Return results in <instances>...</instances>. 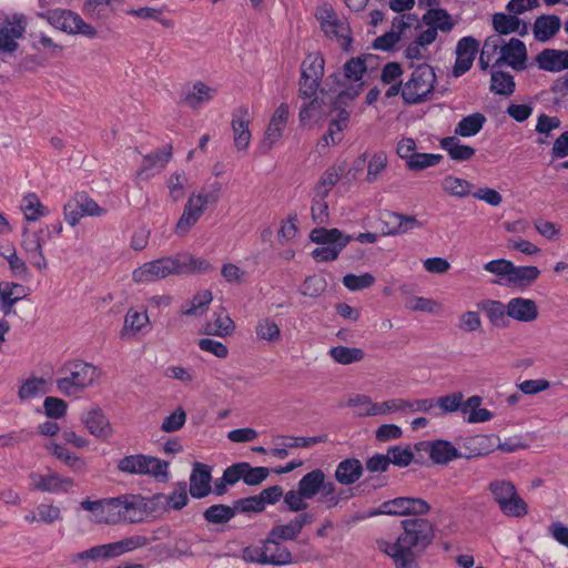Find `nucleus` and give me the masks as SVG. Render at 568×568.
I'll return each instance as SVG.
<instances>
[{"mask_svg":"<svg viewBox=\"0 0 568 568\" xmlns=\"http://www.w3.org/2000/svg\"><path fill=\"white\" fill-rule=\"evenodd\" d=\"M400 526L403 531L396 540L383 541L379 548L394 560L395 568H419L417 556L432 544L434 525L426 518L412 517L402 520Z\"/></svg>","mask_w":568,"mask_h":568,"instance_id":"nucleus-1","label":"nucleus"},{"mask_svg":"<svg viewBox=\"0 0 568 568\" xmlns=\"http://www.w3.org/2000/svg\"><path fill=\"white\" fill-rule=\"evenodd\" d=\"M222 186L219 182L203 186L197 193L187 197L183 212L175 225L178 236H184L199 222L207 205L219 202Z\"/></svg>","mask_w":568,"mask_h":568,"instance_id":"nucleus-2","label":"nucleus"},{"mask_svg":"<svg viewBox=\"0 0 568 568\" xmlns=\"http://www.w3.org/2000/svg\"><path fill=\"white\" fill-rule=\"evenodd\" d=\"M68 375L57 379L59 392L65 396L78 395L92 386L99 378L98 367L90 363L75 361L65 366Z\"/></svg>","mask_w":568,"mask_h":568,"instance_id":"nucleus-3","label":"nucleus"},{"mask_svg":"<svg viewBox=\"0 0 568 568\" xmlns=\"http://www.w3.org/2000/svg\"><path fill=\"white\" fill-rule=\"evenodd\" d=\"M310 237L312 242L321 244L312 252V256L316 262L335 261L342 250L352 241L351 235L344 234L338 229H314Z\"/></svg>","mask_w":568,"mask_h":568,"instance_id":"nucleus-4","label":"nucleus"},{"mask_svg":"<svg viewBox=\"0 0 568 568\" xmlns=\"http://www.w3.org/2000/svg\"><path fill=\"white\" fill-rule=\"evenodd\" d=\"M488 490L505 516L520 518L527 515L528 505L511 481L495 479L489 483Z\"/></svg>","mask_w":568,"mask_h":568,"instance_id":"nucleus-5","label":"nucleus"},{"mask_svg":"<svg viewBox=\"0 0 568 568\" xmlns=\"http://www.w3.org/2000/svg\"><path fill=\"white\" fill-rule=\"evenodd\" d=\"M436 82L434 69L422 63L417 65L408 80L403 83L402 98L407 104H418L424 102L433 92Z\"/></svg>","mask_w":568,"mask_h":568,"instance_id":"nucleus-6","label":"nucleus"},{"mask_svg":"<svg viewBox=\"0 0 568 568\" xmlns=\"http://www.w3.org/2000/svg\"><path fill=\"white\" fill-rule=\"evenodd\" d=\"M39 17L47 20L53 28L68 34H81L89 39H94L98 36L93 26L87 23L80 14L71 10L51 9L39 13Z\"/></svg>","mask_w":568,"mask_h":568,"instance_id":"nucleus-7","label":"nucleus"},{"mask_svg":"<svg viewBox=\"0 0 568 568\" xmlns=\"http://www.w3.org/2000/svg\"><path fill=\"white\" fill-rule=\"evenodd\" d=\"M169 463L156 457L135 454L121 458L118 463V469L131 475H149L159 481L169 479Z\"/></svg>","mask_w":568,"mask_h":568,"instance_id":"nucleus-8","label":"nucleus"},{"mask_svg":"<svg viewBox=\"0 0 568 568\" xmlns=\"http://www.w3.org/2000/svg\"><path fill=\"white\" fill-rule=\"evenodd\" d=\"M179 260L175 255L164 256L154 261L146 262L132 273V280L135 283H151L169 275H179Z\"/></svg>","mask_w":568,"mask_h":568,"instance_id":"nucleus-9","label":"nucleus"},{"mask_svg":"<svg viewBox=\"0 0 568 568\" xmlns=\"http://www.w3.org/2000/svg\"><path fill=\"white\" fill-rule=\"evenodd\" d=\"M121 501L119 497L103 498L99 500H82V509L92 513V520L98 524L116 525L121 523Z\"/></svg>","mask_w":568,"mask_h":568,"instance_id":"nucleus-10","label":"nucleus"},{"mask_svg":"<svg viewBox=\"0 0 568 568\" xmlns=\"http://www.w3.org/2000/svg\"><path fill=\"white\" fill-rule=\"evenodd\" d=\"M429 510L430 505L422 498L397 497L384 501L376 514L417 517L429 513Z\"/></svg>","mask_w":568,"mask_h":568,"instance_id":"nucleus-11","label":"nucleus"},{"mask_svg":"<svg viewBox=\"0 0 568 568\" xmlns=\"http://www.w3.org/2000/svg\"><path fill=\"white\" fill-rule=\"evenodd\" d=\"M526 61L525 43L517 38H510L508 41L503 38L500 54L495 59L493 68L506 64L516 71H521L526 69Z\"/></svg>","mask_w":568,"mask_h":568,"instance_id":"nucleus-12","label":"nucleus"},{"mask_svg":"<svg viewBox=\"0 0 568 568\" xmlns=\"http://www.w3.org/2000/svg\"><path fill=\"white\" fill-rule=\"evenodd\" d=\"M29 478L31 481V489L42 493L67 494L72 491L75 486L74 480L71 477H63L54 471H49L47 475L31 473Z\"/></svg>","mask_w":568,"mask_h":568,"instance_id":"nucleus-13","label":"nucleus"},{"mask_svg":"<svg viewBox=\"0 0 568 568\" xmlns=\"http://www.w3.org/2000/svg\"><path fill=\"white\" fill-rule=\"evenodd\" d=\"M478 47L479 42L473 37H464L457 42L454 77H462L471 68Z\"/></svg>","mask_w":568,"mask_h":568,"instance_id":"nucleus-14","label":"nucleus"},{"mask_svg":"<svg viewBox=\"0 0 568 568\" xmlns=\"http://www.w3.org/2000/svg\"><path fill=\"white\" fill-rule=\"evenodd\" d=\"M41 230L30 232L27 227L22 231V248L27 254V258L36 268L43 271L48 268V262L42 251L43 240L41 239Z\"/></svg>","mask_w":568,"mask_h":568,"instance_id":"nucleus-15","label":"nucleus"},{"mask_svg":"<svg viewBox=\"0 0 568 568\" xmlns=\"http://www.w3.org/2000/svg\"><path fill=\"white\" fill-rule=\"evenodd\" d=\"M80 419L89 433L94 437L106 439L111 437L113 433L109 419L98 406L84 410L81 414Z\"/></svg>","mask_w":568,"mask_h":568,"instance_id":"nucleus-16","label":"nucleus"},{"mask_svg":"<svg viewBox=\"0 0 568 568\" xmlns=\"http://www.w3.org/2000/svg\"><path fill=\"white\" fill-rule=\"evenodd\" d=\"M288 114L290 110L286 103H281L274 111L267 130L265 132V138L261 144L263 153L268 152L272 149L273 144L282 136L284 128L286 126L288 120Z\"/></svg>","mask_w":568,"mask_h":568,"instance_id":"nucleus-17","label":"nucleus"},{"mask_svg":"<svg viewBox=\"0 0 568 568\" xmlns=\"http://www.w3.org/2000/svg\"><path fill=\"white\" fill-rule=\"evenodd\" d=\"M26 26L23 16H13L11 20H7L0 28V49L13 52L18 47L16 40L23 36Z\"/></svg>","mask_w":568,"mask_h":568,"instance_id":"nucleus-18","label":"nucleus"},{"mask_svg":"<svg viewBox=\"0 0 568 568\" xmlns=\"http://www.w3.org/2000/svg\"><path fill=\"white\" fill-rule=\"evenodd\" d=\"M121 523H141L148 513V504L141 495H122Z\"/></svg>","mask_w":568,"mask_h":568,"instance_id":"nucleus-19","label":"nucleus"},{"mask_svg":"<svg viewBox=\"0 0 568 568\" xmlns=\"http://www.w3.org/2000/svg\"><path fill=\"white\" fill-rule=\"evenodd\" d=\"M250 114L246 108H239L233 114L232 131L234 146L239 151H245L251 142V131L248 129Z\"/></svg>","mask_w":568,"mask_h":568,"instance_id":"nucleus-20","label":"nucleus"},{"mask_svg":"<svg viewBox=\"0 0 568 568\" xmlns=\"http://www.w3.org/2000/svg\"><path fill=\"white\" fill-rule=\"evenodd\" d=\"M507 308L508 317L521 323H531L539 315L537 303L530 298L513 297L508 301Z\"/></svg>","mask_w":568,"mask_h":568,"instance_id":"nucleus-21","label":"nucleus"},{"mask_svg":"<svg viewBox=\"0 0 568 568\" xmlns=\"http://www.w3.org/2000/svg\"><path fill=\"white\" fill-rule=\"evenodd\" d=\"M211 469L201 463H195L190 476V494L194 498H204L211 491Z\"/></svg>","mask_w":568,"mask_h":568,"instance_id":"nucleus-22","label":"nucleus"},{"mask_svg":"<svg viewBox=\"0 0 568 568\" xmlns=\"http://www.w3.org/2000/svg\"><path fill=\"white\" fill-rule=\"evenodd\" d=\"M493 27L496 31L495 34L508 36L517 32L519 36H525L528 32V26L526 22L521 21L516 14H506L503 12H497L493 16Z\"/></svg>","mask_w":568,"mask_h":568,"instance_id":"nucleus-23","label":"nucleus"},{"mask_svg":"<svg viewBox=\"0 0 568 568\" xmlns=\"http://www.w3.org/2000/svg\"><path fill=\"white\" fill-rule=\"evenodd\" d=\"M28 295L27 290L23 285L12 282L0 283V312L8 316L12 313L13 306L17 302L24 298Z\"/></svg>","mask_w":568,"mask_h":568,"instance_id":"nucleus-24","label":"nucleus"},{"mask_svg":"<svg viewBox=\"0 0 568 568\" xmlns=\"http://www.w3.org/2000/svg\"><path fill=\"white\" fill-rule=\"evenodd\" d=\"M263 551L265 552V565L287 566L294 562L288 548L268 536L263 540Z\"/></svg>","mask_w":568,"mask_h":568,"instance_id":"nucleus-25","label":"nucleus"},{"mask_svg":"<svg viewBox=\"0 0 568 568\" xmlns=\"http://www.w3.org/2000/svg\"><path fill=\"white\" fill-rule=\"evenodd\" d=\"M364 467L357 458H346L339 462L335 469V480L344 486L355 484L363 475Z\"/></svg>","mask_w":568,"mask_h":568,"instance_id":"nucleus-26","label":"nucleus"},{"mask_svg":"<svg viewBox=\"0 0 568 568\" xmlns=\"http://www.w3.org/2000/svg\"><path fill=\"white\" fill-rule=\"evenodd\" d=\"M561 20L556 14H542L536 18L532 32L539 42H547L554 38L560 30Z\"/></svg>","mask_w":568,"mask_h":568,"instance_id":"nucleus-27","label":"nucleus"},{"mask_svg":"<svg viewBox=\"0 0 568 568\" xmlns=\"http://www.w3.org/2000/svg\"><path fill=\"white\" fill-rule=\"evenodd\" d=\"M429 457L435 464L446 465L449 462L462 458L463 453L459 452L450 442L437 439L428 444Z\"/></svg>","mask_w":568,"mask_h":568,"instance_id":"nucleus-28","label":"nucleus"},{"mask_svg":"<svg viewBox=\"0 0 568 568\" xmlns=\"http://www.w3.org/2000/svg\"><path fill=\"white\" fill-rule=\"evenodd\" d=\"M483 311L493 326L504 328L508 326V308L507 304L495 300H484L477 304Z\"/></svg>","mask_w":568,"mask_h":568,"instance_id":"nucleus-29","label":"nucleus"},{"mask_svg":"<svg viewBox=\"0 0 568 568\" xmlns=\"http://www.w3.org/2000/svg\"><path fill=\"white\" fill-rule=\"evenodd\" d=\"M494 435H475L466 438L464 443V448L466 453L463 454L462 458L470 459L475 457L485 456L494 450L495 444L493 439Z\"/></svg>","mask_w":568,"mask_h":568,"instance_id":"nucleus-30","label":"nucleus"},{"mask_svg":"<svg viewBox=\"0 0 568 568\" xmlns=\"http://www.w3.org/2000/svg\"><path fill=\"white\" fill-rule=\"evenodd\" d=\"M255 339L267 344H276L282 339L278 324L272 317H261L254 326Z\"/></svg>","mask_w":568,"mask_h":568,"instance_id":"nucleus-31","label":"nucleus"},{"mask_svg":"<svg viewBox=\"0 0 568 568\" xmlns=\"http://www.w3.org/2000/svg\"><path fill=\"white\" fill-rule=\"evenodd\" d=\"M172 158V146L168 145L163 150L148 154L143 158L141 168L138 172L139 176L149 178L148 172L152 170L161 171Z\"/></svg>","mask_w":568,"mask_h":568,"instance_id":"nucleus-32","label":"nucleus"},{"mask_svg":"<svg viewBox=\"0 0 568 568\" xmlns=\"http://www.w3.org/2000/svg\"><path fill=\"white\" fill-rule=\"evenodd\" d=\"M503 44V37L500 34H491L486 38L484 41L478 64L483 71H486L493 63L495 59L500 54V49Z\"/></svg>","mask_w":568,"mask_h":568,"instance_id":"nucleus-33","label":"nucleus"},{"mask_svg":"<svg viewBox=\"0 0 568 568\" xmlns=\"http://www.w3.org/2000/svg\"><path fill=\"white\" fill-rule=\"evenodd\" d=\"M540 275V270L537 266L526 265L517 266L513 264L511 275L508 285L526 288L531 286Z\"/></svg>","mask_w":568,"mask_h":568,"instance_id":"nucleus-34","label":"nucleus"},{"mask_svg":"<svg viewBox=\"0 0 568 568\" xmlns=\"http://www.w3.org/2000/svg\"><path fill=\"white\" fill-rule=\"evenodd\" d=\"M564 50L545 49L537 57L539 69L549 72H560L566 69Z\"/></svg>","mask_w":568,"mask_h":568,"instance_id":"nucleus-35","label":"nucleus"},{"mask_svg":"<svg viewBox=\"0 0 568 568\" xmlns=\"http://www.w3.org/2000/svg\"><path fill=\"white\" fill-rule=\"evenodd\" d=\"M325 481V474L322 469H313L305 474L298 481V489L306 499L314 498L321 490Z\"/></svg>","mask_w":568,"mask_h":568,"instance_id":"nucleus-36","label":"nucleus"},{"mask_svg":"<svg viewBox=\"0 0 568 568\" xmlns=\"http://www.w3.org/2000/svg\"><path fill=\"white\" fill-rule=\"evenodd\" d=\"M515 89L516 83L509 72L501 70H493L490 72V92L498 95L510 97L515 92Z\"/></svg>","mask_w":568,"mask_h":568,"instance_id":"nucleus-37","label":"nucleus"},{"mask_svg":"<svg viewBox=\"0 0 568 568\" xmlns=\"http://www.w3.org/2000/svg\"><path fill=\"white\" fill-rule=\"evenodd\" d=\"M440 186L447 195L458 199L471 195L474 190V185L469 181L454 175L445 176Z\"/></svg>","mask_w":568,"mask_h":568,"instance_id":"nucleus-38","label":"nucleus"},{"mask_svg":"<svg viewBox=\"0 0 568 568\" xmlns=\"http://www.w3.org/2000/svg\"><path fill=\"white\" fill-rule=\"evenodd\" d=\"M20 209L28 222H34L49 215V209L44 206L36 193H28L23 196Z\"/></svg>","mask_w":568,"mask_h":568,"instance_id":"nucleus-39","label":"nucleus"},{"mask_svg":"<svg viewBox=\"0 0 568 568\" xmlns=\"http://www.w3.org/2000/svg\"><path fill=\"white\" fill-rule=\"evenodd\" d=\"M175 260H179V275L187 273H207L213 268L207 260L194 257L186 253L176 254Z\"/></svg>","mask_w":568,"mask_h":568,"instance_id":"nucleus-40","label":"nucleus"},{"mask_svg":"<svg viewBox=\"0 0 568 568\" xmlns=\"http://www.w3.org/2000/svg\"><path fill=\"white\" fill-rule=\"evenodd\" d=\"M349 490L337 489L335 484L332 481H324L320 490V503L324 504L326 508H335L344 499H348L353 496Z\"/></svg>","mask_w":568,"mask_h":568,"instance_id":"nucleus-41","label":"nucleus"},{"mask_svg":"<svg viewBox=\"0 0 568 568\" xmlns=\"http://www.w3.org/2000/svg\"><path fill=\"white\" fill-rule=\"evenodd\" d=\"M422 21L424 24L436 28V31L449 32L455 22L450 14L445 9H429L423 16Z\"/></svg>","mask_w":568,"mask_h":568,"instance_id":"nucleus-42","label":"nucleus"},{"mask_svg":"<svg viewBox=\"0 0 568 568\" xmlns=\"http://www.w3.org/2000/svg\"><path fill=\"white\" fill-rule=\"evenodd\" d=\"M235 329L232 318L225 313H215L213 320L206 323L204 333L220 337L229 336Z\"/></svg>","mask_w":568,"mask_h":568,"instance_id":"nucleus-43","label":"nucleus"},{"mask_svg":"<svg viewBox=\"0 0 568 568\" xmlns=\"http://www.w3.org/2000/svg\"><path fill=\"white\" fill-rule=\"evenodd\" d=\"M387 223L392 225L387 231V234L389 235L403 234L415 227L422 226V223L413 215L392 212L387 214Z\"/></svg>","mask_w":568,"mask_h":568,"instance_id":"nucleus-44","label":"nucleus"},{"mask_svg":"<svg viewBox=\"0 0 568 568\" xmlns=\"http://www.w3.org/2000/svg\"><path fill=\"white\" fill-rule=\"evenodd\" d=\"M486 122L483 113L475 112L470 115L463 118L456 125L454 132L456 135L469 138L476 135Z\"/></svg>","mask_w":568,"mask_h":568,"instance_id":"nucleus-45","label":"nucleus"},{"mask_svg":"<svg viewBox=\"0 0 568 568\" xmlns=\"http://www.w3.org/2000/svg\"><path fill=\"white\" fill-rule=\"evenodd\" d=\"M440 146L447 151L448 155L455 161H467L475 155V149L469 145L460 144L455 136L444 138Z\"/></svg>","mask_w":568,"mask_h":568,"instance_id":"nucleus-46","label":"nucleus"},{"mask_svg":"<svg viewBox=\"0 0 568 568\" xmlns=\"http://www.w3.org/2000/svg\"><path fill=\"white\" fill-rule=\"evenodd\" d=\"M50 453L63 462L71 470L75 473H82L87 468V463L79 456L70 453L65 447L59 444H50L48 446Z\"/></svg>","mask_w":568,"mask_h":568,"instance_id":"nucleus-47","label":"nucleus"},{"mask_svg":"<svg viewBox=\"0 0 568 568\" xmlns=\"http://www.w3.org/2000/svg\"><path fill=\"white\" fill-rule=\"evenodd\" d=\"M323 31L328 38L336 39L343 50L349 49L352 38L349 36L351 29L346 20L338 18Z\"/></svg>","mask_w":568,"mask_h":568,"instance_id":"nucleus-48","label":"nucleus"},{"mask_svg":"<svg viewBox=\"0 0 568 568\" xmlns=\"http://www.w3.org/2000/svg\"><path fill=\"white\" fill-rule=\"evenodd\" d=\"M149 324L150 320L145 310L130 308L124 317L123 331L135 335L146 328Z\"/></svg>","mask_w":568,"mask_h":568,"instance_id":"nucleus-49","label":"nucleus"},{"mask_svg":"<svg viewBox=\"0 0 568 568\" xmlns=\"http://www.w3.org/2000/svg\"><path fill=\"white\" fill-rule=\"evenodd\" d=\"M324 58L320 53H310L301 64V77L322 81Z\"/></svg>","mask_w":568,"mask_h":568,"instance_id":"nucleus-50","label":"nucleus"},{"mask_svg":"<svg viewBox=\"0 0 568 568\" xmlns=\"http://www.w3.org/2000/svg\"><path fill=\"white\" fill-rule=\"evenodd\" d=\"M215 89L199 81L193 84L192 90L185 95L184 102L192 109L199 108L202 103L213 99Z\"/></svg>","mask_w":568,"mask_h":568,"instance_id":"nucleus-51","label":"nucleus"},{"mask_svg":"<svg viewBox=\"0 0 568 568\" xmlns=\"http://www.w3.org/2000/svg\"><path fill=\"white\" fill-rule=\"evenodd\" d=\"M213 296L211 291H203L195 294L190 302L182 305V314L186 316H199L207 311Z\"/></svg>","mask_w":568,"mask_h":568,"instance_id":"nucleus-52","label":"nucleus"},{"mask_svg":"<svg viewBox=\"0 0 568 568\" xmlns=\"http://www.w3.org/2000/svg\"><path fill=\"white\" fill-rule=\"evenodd\" d=\"M329 356L338 364L349 365L361 362L365 353L357 347L335 346L329 349Z\"/></svg>","mask_w":568,"mask_h":568,"instance_id":"nucleus-53","label":"nucleus"},{"mask_svg":"<svg viewBox=\"0 0 568 568\" xmlns=\"http://www.w3.org/2000/svg\"><path fill=\"white\" fill-rule=\"evenodd\" d=\"M341 180L339 169L332 166L328 168L320 178L317 184L314 187V193L318 199H326L331 190Z\"/></svg>","mask_w":568,"mask_h":568,"instance_id":"nucleus-54","label":"nucleus"},{"mask_svg":"<svg viewBox=\"0 0 568 568\" xmlns=\"http://www.w3.org/2000/svg\"><path fill=\"white\" fill-rule=\"evenodd\" d=\"M205 520L211 524H225L235 516L234 506L212 505L203 514Z\"/></svg>","mask_w":568,"mask_h":568,"instance_id":"nucleus-55","label":"nucleus"},{"mask_svg":"<svg viewBox=\"0 0 568 568\" xmlns=\"http://www.w3.org/2000/svg\"><path fill=\"white\" fill-rule=\"evenodd\" d=\"M404 17L400 19H395L394 22L398 21V32H387L374 41V48L377 50L388 51L394 48V45L399 41L400 37L399 33L403 32L406 28L409 27V23L405 22ZM395 26V23H393Z\"/></svg>","mask_w":568,"mask_h":568,"instance_id":"nucleus-56","label":"nucleus"},{"mask_svg":"<svg viewBox=\"0 0 568 568\" xmlns=\"http://www.w3.org/2000/svg\"><path fill=\"white\" fill-rule=\"evenodd\" d=\"M388 159L385 152L379 151L372 155L367 164L366 181L374 183L379 179L381 173L386 169Z\"/></svg>","mask_w":568,"mask_h":568,"instance_id":"nucleus-57","label":"nucleus"},{"mask_svg":"<svg viewBox=\"0 0 568 568\" xmlns=\"http://www.w3.org/2000/svg\"><path fill=\"white\" fill-rule=\"evenodd\" d=\"M405 307L413 312H425L436 314L442 310V305L430 298L422 296H412L406 300Z\"/></svg>","mask_w":568,"mask_h":568,"instance_id":"nucleus-58","label":"nucleus"},{"mask_svg":"<svg viewBox=\"0 0 568 568\" xmlns=\"http://www.w3.org/2000/svg\"><path fill=\"white\" fill-rule=\"evenodd\" d=\"M187 183V176L184 171H176L170 175L166 181L170 197L173 202L180 201L184 196V189Z\"/></svg>","mask_w":568,"mask_h":568,"instance_id":"nucleus-59","label":"nucleus"},{"mask_svg":"<svg viewBox=\"0 0 568 568\" xmlns=\"http://www.w3.org/2000/svg\"><path fill=\"white\" fill-rule=\"evenodd\" d=\"M300 530L297 529L296 525L293 520L285 525H275L272 527V529L268 531L267 536L278 542L282 541H290L295 540L298 535Z\"/></svg>","mask_w":568,"mask_h":568,"instance_id":"nucleus-60","label":"nucleus"},{"mask_svg":"<svg viewBox=\"0 0 568 568\" xmlns=\"http://www.w3.org/2000/svg\"><path fill=\"white\" fill-rule=\"evenodd\" d=\"M327 287L326 280L318 275L307 276L303 284L300 287V292L304 296L308 297H317L323 292H325Z\"/></svg>","mask_w":568,"mask_h":568,"instance_id":"nucleus-61","label":"nucleus"},{"mask_svg":"<svg viewBox=\"0 0 568 568\" xmlns=\"http://www.w3.org/2000/svg\"><path fill=\"white\" fill-rule=\"evenodd\" d=\"M156 498L164 499L166 508L179 510V509L183 508L187 504V500H189L187 491H186V484L181 483V484H179L178 489L172 491L170 495H159Z\"/></svg>","mask_w":568,"mask_h":568,"instance_id":"nucleus-62","label":"nucleus"},{"mask_svg":"<svg viewBox=\"0 0 568 568\" xmlns=\"http://www.w3.org/2000/svg\"><path fill=\"white\" fill-rule=\"evenodd\" d=\"M45 381L43 378H29L27 379L19 389V397L22 400L37 397L47 393Z\"/></svg>","mask_w":568,"mask_h":568,"instance_id":"nucleus-63","label":"nucleus"},{"mask_svg":"<svg viewBox=\"0 0 568 568\" xmlns=\"http://www.w3.org/2000/svg\"><path fill=\"white\" fill-rule=\"evenodd\" d=\"M442 160L440 154L416 153L406 165L410 171H420L437 165Z\"/></svg>","mask_w":568,"mask_h":568,"instance_id":"nucleus-64","label":"nucleus"}]
</instances>
